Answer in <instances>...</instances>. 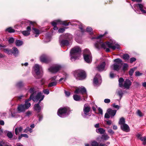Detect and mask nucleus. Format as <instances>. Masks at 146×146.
<instances>
[{
    "label": "nucleus",
    "mask_w": 146,
    "mask_h": 146,
    "mask_svg": "<svg viewBox=\"0 0 146 146\" xmlns=\"http://www.w3.org/2000/svg\"><path fill=\"white\" fill-rule=\"evenodd\" d=\"M121 129L124 131L128 132L129 131V126L126 124H124L120 126Z\"/></svg>",
    "instance_id": "nucleus-20"
},
{
    "label": "nucleus",
    "mask_w": 146,
    "mask_h": 146,
    "mask_svg": "<svg viewBox=\"0 0 146 146\" xmlns=\"http://www.w3.org/2000/svg\"><path fill=\"white\" fill-rule=\"evenodd\" d=\"M117 93L120 97V99H121L123 94L122 91L121 90H119L117 91Z\"/></svg>",
    "instance_id": "nucleus-46"
},
{
    "label": "nucleus",
    "mask_w": 146,
    "mask_h": 146,
    "mask_svg": "<svg viewBox=\"0 0 146 146\" xmlns=\"http://www.w3.org/2000/svg\"><path fill=\"white\" fill-rule=\"evenodd\" d=\"M134 6L135 9H133L134 11L137 13L140 14L141 13L145 14L146 13V11L145 9V7L143 4L137 3L135 4L134 5Z\"/></svg>",
    "instance_id": "nucleus-7"
},
{
    "label": "nucleus",
    "mask_w": 146,
    "mask_h": 146,
    "mask_svg": "<svg viewBox=\"0 0 146 146\" xmlns=\"http://www.w3.org/2000/svg\"><path fill=\"white\" fill-rule=\"evenodd\" d=\"M65 31L64 28H61L59 29L58 30V32L59 33H62Z\"/></svg>",
    "instance_id": "nucleus-57"
},
{
    "label": "nucleus",
    "mask_w": 146,
    "mask_h": 146,
    "mask_svg": "<svg viewBox=\"0 0 146 146\" xmlns=\"http://www.w3.org/2000/svg\"><path fill=\"white\" fill-rule=\"evenodd\" d=\"M117 110H112L111 108L108 109L107 112L109 114L111 117L113 118L115 115Z\"/></svg>",
    "instance_id": "nucleus-18"
},
{
    "label": "nucleus",
    "mask_w": 146,
    "mask_h": 146,
    "mask_svg": "<svg viewBox=\"0 0 146 146\" xmlns=\"http://www.w3.org/2000/svg\"><path fill=\"white\" fill-rule=\"evenodd\" d=\"M72 36L70 34H67L64 35V38L66 39H63L59 41L60 45L61 47L64 48L65 46H68L71 42Z\"/></svg>",
    "instance_id": "nucleus-4"
},
{
    "label": "nucleus",
    "mask_w": 146,
    "mask_h": 146,
    "mask_svg": "<svg viewBox=\"0 0 146 146\" xmlns=\"http://www.w3.org/2000/svg\"><path fill=\"white\" fill-rule=\"evenodd\" d=\"M12 54H13L15 56H17L19 54V50L18 49L15 47H13L12 49Z\"/></svg>",
    "instance_id": "nucleus-24"
},
{
    "label": "nucleus",
    "mask_w": 146,
    "mask_h": 146,
    "mask_svg": "<svg viewBox=\"0 0 146 146\" xmlns=\"http://www.w3.org/2000/svg\"><path fill=\"white\" fill-rule=\"evenodd\" d=\"M96 131L97 133L101 134L105 133V130L102 128H99L96 129Z\"/></svg>",
    "instance_id": "nucleus-29"
},
{
    "label": "nucleus",
    "mask_w": 146,
    "mask_h": 146,
    "mask_svg": "<svg viewBox=\"0 0 146 146\" xmlns=\"http://www.w3.org/2000/svg\"><path fill=\"white\" fill-rule=\"evenodd\" d=\"M92 28L90 27H88L86 29V31L87 32L89 33L91 35L93 34V32L92 31Z\"/></svg>",
    "instance_id": "nucleus-44"
},
{
    "label": "nucleus",
    "mask_w": 146,
    "mask_h": 146,
    "mask_svg": "<svg viewBox=\"0 0 146 146\" xmlns=\"http://www.w3.org/2000/svg\"><path fill=\"white\" fill-rule=\"evenodd\" d=\"M23 129V128L21 126L16 128L15 130V134L16 135H18L19 133L21 132Z\"/></svg>",
    "instance_id": "nucleus-26"
},
{
    "label": "nucleus",
    "mask_w": 146,
    "mask_h": 146,
    "mask_svg": "<svg viewBox=\"0 0 146 146\" xmlns=\"http://www.w3.org/2000/svg\"><path fill=\"white\" fill-rule=\"evenodd\" d=\"M102 82V78L99 74H97L93 79V83L94 86H99Z\"/></svg>",
    "instance_id": "nucleus-14"
},
{
    "label": "nucleus",
    "mask_w": 146,
    "mask_h": 146,
    "mask_svg": "<svg viewBox=\"0 0 146 146\" xmlns=\"http://www.w3.org/2000/svg\"><path fill=\"white\" fill-rule=\"evenodd\" d=\"M38 117L39 118V121H41L43 118V116L41 114H38Z\"/></svg>",
    "instance_id": "nucleus-60"
},
{
    "label": "nucleus",
    "mask_w": 146,
    "mask_h": 146,
    "mask_svg": "<svg viewBox=\"0 0 146 146\" xmlns=\"http://www.w3.org/2000/svg\"><path fill=\"white\" fill-rule=\"evenodd\" d=\"M74 75L76 78L78 80H83L86 77L85 72L81 70H76L75 72Z\"/></svg>",
    "instance_id": "nucleus-12"
},
{
    "label": "nucleus",
    "mask_w": 146,
    "mask_h": 146,
    "mask_svg": "<svg viewBox=\"0 0 146 146\" xmlns=\"http://www.w3.org/2000/svg\"><path fill=\"white\" fill-rule=\"evenodd\" d=\"M16 86L18 88L20 89L23 86L24 84L22 81H19L16 83Z\"/></svg>",
    "instance_id": "nucleus-28"
},
{
    "label": "nucleus",
    "mask_w": 146,
    "mask_h": 146,
    "mask_svg": "<svg viewBox=\"0 0 146 146\" xmlns=\"http://www.w3.org/2000/svg\"><path fill=\"white\" fill-rule=\"evenodd\" d=\"M73 97L74 100L76 101H79L81 100H84L83 98L81 99L80 96L77 94L74 95Z\"/></svg>",
    "instance_id": "nucleus-27"
},
{
    "label": "nucleus",
    "mask_w": 146,
    "mask_h": 146,
    "mask_svg": "<svg viewBox=\"0 0 146 146\" xmlns=\"http://www.w3.org/2000/svg\"><path fill=\"white\" fill-rule=\"evenodd\" d=\"M32 97V95L30 96L29 99L25 101L24 104H21L18 106L17 109L19 113L24 112L26 110L28 109L30 107L31 104L29 102L31 100Z\"/></svg>",
    "instance_id": "nucleus-3"
},
{
    "label": "nucleus",
    "mask_w": 146,
    "mask_h": 146,
    "mask_svg": "<svg viewBox=\"0 0 146 146\" xmlns=\"http://www.w3.org/2000/svg\"><path fill=\"white\" fill-rule=\"evenodd\" d=\"M34 109L38 112L40 111L41 107L38 105V104H35L34 105Z\"/></svg>",
    "instance_id": "nucleus-32"
},
{
    "label": "nucleus",
    "mask_w": 146,
    "mask_h": 146,
    "mask_svg": "<svg viewBox=\"0 0 146 146\" xmlns=\"http://www.w3.org/2000/svg\"><path fill=\"white\" fill-rule=\"evenodd\" d=\"M136 58H135L133 57L130 58V62L131 63H132L133 62H135L136 60Z\"/></svg>",
    "instance_id": "nucleus-56"
},
{
    "label": "nucleus",
    "mask_w": 146,
    "mask_h": 146,
    "mask_svg": "<svg viewBox=\"0 0 146 146\" xmlns=\"http://www.w3.org/2000/svg\"><path fill=\"white\" fill-rule=\"evenodd\" d=\"M21 23L22 24H25L26 25H28V24L29 23H30L31 24H33L32 22L28 21L27 20H25L23 21Z\"/></svg>",
    "instance_id": "nucleus-42"
},
{
    "label": "nucleus",
    "mask_w": 146,
    "mask_h": 146,
    "mask_svg": "<svg viewBox=\"0 0 146 146\" xmlns=\"http://www.w3.org/2000/svg\"><path fill=\"white\" fill-rule=\"evenodd\" d=\"M43 91L44 94L47 95L49 93V91L48 89H44Z\"/></svg>",
    "instance_id": "nucleus-55"
},
{
    "label": "nucleus",
    "mask_w": 146,
    "mask_h": 146,
    "mask_svg": "<svg viewBox=\"0 0 146 146\" xmlns=\"http://www.w3.org/2000/svg\"><path fill=\"white\" fill-rule=\"evenodd\" d=\"M136 113L140 117H142L143 115L142 113L139 110H137Z\"/></svg>",
    "instance_id": "nucleus-49"
},
{
    "label": "nucleus",
    "mask_w": 146,
    "mask_h": 146,
    "mask_svg": "<svg viewBox=\"0 0 146 146\" xmlns=\"http://www.w3.org/2000/svg\"><path fill=\"white\" fill-rule=\"evenodd\" d=\"M70 111V108H60L58 110L57 113L59 116L63 118L68 115Z\"/></svg>",
    "instance_id": "nucleus-6"
},
{
    "label": "nucleus",
    "mask_w": 146,
    "mask_h": 146,
    "mask_svg": "<svg viewBox=\"0 0 146 146\" xmlns=\"http://www.w3.org/2000/svg\"><path fill=\"white\" fill-rule=\"evenodd\" d=\"M62 66L60 65H56L55 66L50 67L48 70L52 73H55L58 72L61 68Z\"/></svg>",
    "instance_id": "nucleus-15"
},
{
    "label": "nucleus",
    "mask_w": 146,
    "mask_h": 146,
    "mask_svg": "<svg viewBox=\"0 0 146 146\" xmlns=\"http://www.w3.org/2000/svg\"><path fill=\"white\" fill-rule=\"evenodd\" d=\"M15 43L17 46H20L23 44V42L21 40H16Z\"/></svg>",
    "instance_id": "nucleus-34"
},
{
    "label": "nucleus",
    "mask_w": 146,
    "mask_h": 146,
    "mask_svg": "<svg viewBox=\"0 0 146 146\" xmlns=\"http://www.w3.org/2000/svg\"><path fill=\"white\" fill-rule=\"evenodd\" d=\"M74 92L76 94H78L80 93L83 95L84 101H85L87 97V91L85 88L83 86H80L76 88Z\"/></svg>",
    "instance_id": "nucleus-8"
},
{
    "label": "nucleus",
    "mask_w": 146,
    "mask_h": 146,
    "mask_svg": "<svg viewBox=\"0 0 146 146\" xmlns=\"http://www.w3.org/2000/svg\"><path fill=\"white\" fill-rule=\"evenodd\" d=\"M107 34V32H106L104 34L102 35H100L99 36H98L97 37H93L92 38V39H98L96 41V42L95 43H96L97 42V41H98V42L99 41V40H101V41L103 42V41L101 39H100V38L103 37L105 35H106Z\"/></svg>",
    "instance_id": "nucleus-25"
},
{
    "label": "nucleus",
    "mask_w": 146,
    "mask_h": 146,
    "mask_svg": "<svg viewBox=\"0 0 146 146\" xmlns=\"http://www.w3.org/2000/svg\"><path fill=\"white\" fill-rule=\"evenodd\" d=\"M59 21H60L59 24H62L65 26H68L69 24H70L71 25H72V24H71L70 22L67 23L66 21H61L60 20H59Z\"/></svg>",
    "instance_id": "nucleus-30"
},
{
    "label": "nucleus",
    "mask_w": 146,
    "mask_h": 146,
    "mask_svg": "<svg viewBox=\"0 0 146 146\" xmlns=\"http://www.w3.org/2000/svg\"><path fill=\"white\" fill-rule=\"evenodd\" d=\"M137 69V67H135L131 69L129 72V75L131 76H132L133 72Z\"/></svg>",
    "instance_id": "nucleus-33"
},
{
    "label": "nucleus",
    "mask_w": 146,
    "mask_h": 146,
    "mask_svg": "<svg viewBox=\"0 0 146 146\" xmlns=\"http://www.w3.org/2000/svg\"><path fill=\"white\" fill-rule=\"evenodd\" d=\"M108 132L111 135H113L114 133V132L111 129H110L108 130Z\"/></svg>",
    "instance_id": "nucleus-62"
},
{
    "label": "nucleus",
    "mask_w": 146,
    "mask_h": 146,
    "mask_svg": "<svg viewBox=\"0 0 146 146\" xmlns=\"http://www.w3.org/2000/svg\"><path fill=\"white\" fill-rule=\"evenodd\" d=\"M104 102L106 103H109L110 102V100L109 99H106L104 100Z\"/></svg>",
    "instance_id": "nucleus-63"
},
{
    "label": "nucleus",
    "mask_w": 146,
    "mask_h": 146,
    "mask_svg": "<svg viewBox=\"0 0 146 146\" xmlns=\"http://www.w3.org/2000/svg\"><path fill=\"white\" fill-rule=\"evenodd\" d=\"M90 107L87 106L86 104L84 106L83 111V113H82V115L84 118H87V116H90Z\"/></svg>",
    "instance_id": "nucleus-13"
},
{
    "label": "nucleus",
    "mask_w": 146,
    "mask_h": 146,
    "mask_svg": "<svg viewBox=\"0 0 146 146\" xmlns=\"http://www.w3.org/2000/svg\"><path fill=\"white\" fill-rule=\"evenodd\" d=\"M64 93H65L66 96L67 97L69 96L70 94V92L67 91L66 90L64 91Z\"/></svg>",
    "instance_id": "nucleus-59"
},
{
    "label": "nucleus",
    "mask_w": 146,
    "mask_h": 146,
    "mask_svg": "<svg viewBox=\"0 0 146 146\" xmlns=\"http://www.w3.org/2000/svg\"><path fill=\"white\" fill-rule=\"evenodd\" d=\"M124 81V79L122 78H120L119 80V86L120 87H121L123 86V82Z\"/></svg>",
    "instance_id": "nucleus-39"
},
{
    "label": "nucleus",
    "mask_w": 146,
    "mask_h": 146,
    "mask_svg": "<svg viewBox=\"0 0 146 146\" xmlns=\"http://www.w3.org/2000/svg\"><path fill=\"white\" fill-rule=\"evenodd\" d=\"M83 56L84 59L86 62L88 63L91 62L92 58V56L89 49L86 48L84 50Z\"/></svg>",
    "instance_id": "nucleus-10"
},
{
    "label": "nucleus",
    "mask_w": 146,
    "mask_h": 146,
    "mask_svg": "<svg viewBox=\"0 0 146 146\" xmlns=\"http://www.w3.org/2000/svg\"><path fill=\"white\" fill-rule=\"evenodd\" d=\"M125 121L124 118L123 117H121L119 119V123L120 125L125 123Z\"/></svg>",
    "instance_id": "nucleus-38"
},
{
    "label": "nucleus",
    "mask_w": 146,
    "mask_h": 146,
    "mask_svg": "<svg viewBox=\"0 0 146 146\" xmlns=\"http://www.w3.org/2000/svg\"><path fill=\"white\" fill-rule=\"evenodd\" d=\"M46 39L48 40V41H45V42H47L50 41L51 39V36L50 35H47L46 36Z\"/></svg>",
    "instance_id": "nucleus-61"
},
{
    "label": "nucleus",
    "mask_w": 146,
    "mask_h": 146,
    "mask_svg": "<svg viewBox=\"0 0 146 146\" xmlns=\"http://www.w3.org/2000/svg\"><path fill=\"white\" fill-rule=\"evenodd\" d=\"M3 50L5 53L9 55L12 54V50L11 49L8 48H4Z\"/></svg>",
    "instance_id": "nucleus-31"
},
{
    "label": "nucleus",
    "mask_w": 146,
    "mask_h": 146,
    "mask_svg": "<svg viewBox=\"0 0 146 146\" xmlns=\"http://www.w3.org/2000/svg\"><path fill=\"white\" fill-rule=\"evenodd\" d=\"M112 106L114 108L118 110L120 108V106L118 105H116L115 103H113L112 104Z\"/></svg>",
    "instance_id": "nucleus-48"
},
{
    "label": "nucleus",
    "mask_w": 146,
    "mask_h": 146,
    "mask_svg": "<svg viewBox=\"0 0 146 146\" xmlns=\"http://www.w3.org/2000/svg\"><path fill=\"white\" fill-rule=\"evenodd\" d=\"M129 58V56L127 54H125L123 55V58L125 60H128Z\"/></svg>",
    "instance_id": "nucleus-43"
},
{
    "label": "nucleus",
    "mask_w": 146,
    "mask_h": 146,
    "mask_svg": "<svg viewBox=\"0 0 146 146\" xmlns=\"http://www.w3.org/2000/svg\"><path fill=\"white\" fill-rule=\"evenodd\" d=\"M35 72L36 74V76L35 77L37 78L41 77L43 75V71L42 67L38 64H36L33 67Z\"/></svg>",
    "instance_id": "nucleus-9"
},
{
    "label": "nucleus",
    "mask_w": 146,
    "mask_h": 146,
    "mask_svg": "<svg viewBox=\"0 0 146 146\" xmlns=\"http://www.w3.org/2000/svg\"><path fill=\"white\" fill-rule=\"evenodd\" d=\"M59 22L60 21L59 20L54 21L52 22L51 24L54 27L53 29L54 30H58V28L56 25H57L59 24Z\"/></svg>",
    "instance_id": "nucleus-22"
},
{
    "label": "nucleus",
    "mask_w": 146,
    "mask_h": 146,
    "mask_svg": "<svg viewBox=\"0 0 146 146\" xmlns=\"http://www.w3.org/2000/svg\"><path fill=\"white\" fill-rule=\"evenodd\" d=\"M0 146H9L8 143L5 141H0Z\"/></svg>",
    "instance_id": "nucleus-40"
},
{
    "label": "nucleus",
    "mask_w": 146,
    "mask_h": 146,
    "mask_svg": "<svg viewBox=\"0 0 146 146\" xmlns=\"http://www.w3.org/2000/svg\"><path fill=\"white\" fill-rule=\"evenodd\" d=\"M32 29L33 30V32L34 33L38 35H39V31L38 29L35 28H33Z\"/></svg>",
    "instance_id": "nucleus-47"
},
{
    "label": "nucleus",
    "mask_w": 146,
    "mask_h": 146,
    "mask_svg": "<svg viewBox=\"0 0 146 146\" xmlns=\"http://www.w3.org/2000/svg\"><path fill=\"white\" fill-rule=\"evenodd\" d=\"M143 74V73L140 72L139 71H137L135 72V76H141Z\"/></svg>",
    "instance_id": "nucleus-50"
},
{
    "label": "nucleus",
    "mask_w": 146,
    "mask_h": 146,
    "mask_svg": "<svg viewBox=\"0 0 146 146\" xmlns=\"http://www.w3.org/2000/svg\"><path fill=\"white\" fill-rule=\"evenodd\" d=\"M26 96L21 95V96L17 97V99L18 100H20L21 99H23L25 97H26Z\"/></svg>",
    "instance_id": "nucleus-54"
},
{
    "label": "nucleus",
    "mask_w": 146,
    "mask_h": 146,
    "mask_svg": "<svg viewBox=\"0 0 146 146\" xmlns=\"http://www.w3.org/2000/svg\"><path fill=\"white\" fill-rule=\"evenodd\" d=\"M81 48L79 46H76L72 48L70 51V59L72 61L77 59L80 56Z\"/></svg>",
    "instance_id": "nucleus-2"
},
{
    "label": "nucleus",
    "mask_w": 146,
    "mask_h": 146,
    "mask_svg": "<svg viewBox=\"0 0 146 146\" xmlns=\"http://www.w3.org/2000/svg\"><path fill=\"white\" fill-rule=\"evenodd\" d=\"M5 31H6L8 32L9 33H14L15 31V30L11 27L7 28L5 30Z\"/></svg>",
    "instance_id": "nucleus-41"
},
{
    "label": "nucleus",
    "mask_w": 146,
    "mask_h": 146,
    "mask_svg": "<svg viewBox=\"0 0 146 146\" xmlns=\"http://www.w3.org/2000/svg\"><path fill=\"white\" fill-rule=\"evenodd\" d=\"M132 84L131 81L129 79H126L124 82L123 87H124L125 88L128 89Z\"/></svg>",
    "instance_id": "nucleus-17"
},
{
    "label": "nucleus",
    "mask_w": 146,
    "mask_h": 146,
    "mask_svg": "<svg viewBox=\"0 0 146 146\" xmlns=\"http://www.w3.org/2000/svg\"><path fill=\"white\" fill-rule=\"evenodd\" d=\"M40 60L41 62L45 63H48L50 61V59L47 56L44 54H43L40 56Z\"/></svg>",
    "instance_id": "nucleus-16"
},
{
    "label": "nucleus",
    "mask_w": 146,
    "mask_h": 146,
    "mask_svg": "<svg viewBox=\"0 0 146 146\" xmlns=\"http://www.w3.org/2000/svg\"><path fill=\"white\" fill-rule=\"evenodd\" d=\"M7 136L9 138H11L13 137V135L11 132H8L7 134Z\"/></svg>",
    "instance_id": "nucleus-52"
},
{
    "label": "nucleus",
    "mask_w": 146,
    "mask_h": 146,
    "mask_svg": "<svg viewBox=\"0 0 146 146\" xmlns=\"http://www.w3.org/2000/svg\"><path fill=\"white\" fill-rule=\"evenodd\" d=\"M98 111L99 113L100 114L102 115L103 114V111L102 109L100 108L99 107L98 108Z\"/></svg>",
    "instance_id": "nucleus-64"
},
{
    "label": "nucleus",
    "mask_w": 146,
    "mask_h": 146,
    "mask_svg": "<svg viewBox=\"0 0 146 146\" xmlns=\"http://www.w3.org/2000/svg\"><path fill=\"white\" fill-rule=\"evenodd\" d=\"M29 91L31 94L30 96L32 95L31 100L32 99L34 102H37L43 96H44L41 92H39L35 97L34 96L36 94V92L34 88H31Z\"/></svg>",
    "instance_id": "nucleus-5"
},
{
    "label": "nucleus",
    "mask_w": 146,
    "mask_h": 146,
    "mask_svg": "<svg viewBox=\"0 0 146 146\" xmlns=\"http://www.w3.org/2000/svg\"><path fill=\"white\" fill-rule=\"evenodd\" d=\"M14 38L13 37H11L8 40V42L9 44L13 43L14 42Z\"/></svg>",
    "instance_id": "nucleus-53"
},
{
    "label": "nucleus",
    "mask_w": 146,
    "mask_h": 146,
    "mask_svg": "<svg viewBox=\"0 0 146 146\" xmlns=\"http://www.w3.org/2000/svg\"><path fill=\"white\" fill-rule=\"evenodd\" d=\"M109 137L106 134H104L102 135L101 139L103 140L106 141L109 138Z\"/></svg>",
    "instance_id": "nucleus-37"
},
{
    "label": "nucleus",
    "mask_w": 146,
    "mask_h": 146,
    "mask_svg": "<svg viewBox=\"0 0 146 146\" xmlns=\"http://www.w3.org/2000/svg\"><path fill=\"white\" fill-rule=\"evenodd\" d=\"M99 41L94 44L95 47L97 49H100V48L106 49V46L109 48L114 50L116 49H119V45L118 44L116 43L115 41L112 39H110V41L107 42L105 43L103 42L101 40Z\"/></svg>",
    "instance_id": "nucleus-1"
},
{
    "label": "nucleus",
    "mask_w": 146,
    "mask_h": 146,
    "mask_svg": "<svg viewBox=\"0 0 146 146\" xmlns=\"http://www.w3.org/2000/svg\"><path fill=\"white\" fill-rule=\"evenodd\" d=\"M28 131H29L30 133L33 132L32 129L29 127H27L23 131V132L25 133H27Z\"/></svg>",
    "instance_id": "nucleus-36"
},
{
    "label": "nucleus",
    "mask_w": 146,
    "mask_h": 146,
    "mask_svg": "<svg viewBox=\"0 0 146 146\" xmlns=\"http://www.w3.org/2000/svg\"><path fill=\"white\" fill-rule=\"evenodd\" d=\"M91 145V146H98V143L96 141H93L92 142Z\"/></svg>",
    "instance_id": "nucleus-51"
},
{
    "label": "nucleus",
    "mask_w": 146,
    "mask_h": 146,
    "mask_svg": "<svg viewBox=\"0 0 146 146\" xmlns=\"http://www.w3.org/2000/svg\"><path fill=\"white\" fill-rule=\"evenodd\" d=\"M114 64L111 66V68L114 70L118 71L122 64V60L120 58L115 59L114 60Z\"/></svg>",
    "instance_id": "nucleus-11"
},
{
    "label": "nucleus",
    "mask_w": 146,
    "mask_h": 146,
    "mask_svg": "<svg viewBox=\"0 0 146 146\" xmlns=\"http://www.w3.org/2000/svg\"><path fill=\"white\" fill-rule=\"evenodd\" d=\"M106 64L105 62H103L100 64L98 65L97 67V68L98 70L100 72L103 71L105 69Z\"/></svg>",
    "instance_id": "nucleus-19"
},
{
    "label": "nucleus",
    "mask_w": 146,
    "mask_h": 146,
    "mask_svg": "<svg viewBox=\"0 0 146 146\" xmlns=\"http://www.w3.org/2000/svg\"><path fill=\"white\" fill-rule=\"evenodd\" d=\"M111 117L109 114L107 112L104 115V117L105 118L109 119Z\"/></svg>",
    "instance_id": "nucleus-58"
},
{
    "label": "nucleus",
    "mask_w": 146,
    "mask_h": 146,
    "mask_svg": "<svg viewBox=\"0 0 146 146\" xmlns=\"http://www.w3.org/2000/svg\"><path fill=\"white\" fill-rule=\"evenodd\" d=\"M122 65L123 66L122 70L123 71H125L127 70L129 66L127 64L122 63Z\"/></svg>",
    "instance_id": "nucleus-35"
},
{
    "label": "nucleus",
    "mask_w": 146,
    "mask_h": 146,
    "mask_svg": "<svg viewBox=\"0 0 146 146\" xmlns=\"http://www.w3.org/2000/svg\"><path fill=\"white\" fill-rule=\"evenodd\" d=\"M57 82L56 81H54L50 83L48 85V87H51L53 86H55L56 85Z\"/></svg>",
    "instance_id": "nucleus-45"
},
{
    "label": "nucleus",
    "mask_w": 146,
    "mask_h": 146,
    "mask_svg": "<svg viewBox=\"0 0 146 146\" xmlns=\"http://www.w3.org/2000/svg\"><path fill=\"white\" fill-rule=\"evenodd\" d=\"M31 31V27L29 26H28L27 27L26 31H22V33L25 36H28L30 35Z\"/></svg>",
    "instance_id": "nucleus-23"
},
{
    "label": "nucleus",
    "mask_w": 146,
    "mask_h": 146,
    "mask_svg": "<svg viewBox=\"0 0 146 146\" xmlns=\"http://www.w3.org/2000/svg\"><path fill=\"white\" fill-rule=\"evenodd\" d=\"M141 134L138 133L136 135V137L137 138H139L140 140L143 141V144L145 145L146 144V137H141Z\"/></svg>",
    "instance_id": "nucleus-21"
}]
</instances>
